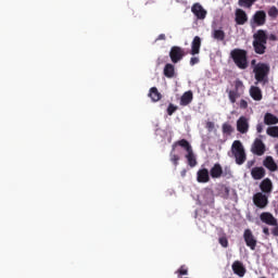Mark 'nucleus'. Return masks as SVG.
<instances>
[{"mask_svg": "<svg viewBox=\"0 0 278 278\" xmlns=\"http://www.w3.org/2000/svg\"><path fill=\"white\" fill-rule=\"evenodd\" d=\"M268 42V35L266 30L260 29L253 34V50L258 55H264L266 52V43Z\"/></svg>", "mask_w": 278, "mask_h": 278, "instance_id": "f257e3e1", "label": "nucleus"}, {"mask_svg": "<svg viewBox=\"0 0 278 278\" xmlns=\"http://www.w3.org/2000/svg\"><path fill=\"white\" fill-rule=\"evenodd\" d=\"M177 147H181L184 150L187 151L186 159L188 165L193 168L198 165L197 156L193 153L192 146L187 139H181L173 143V152L177 149Z\"/></svg>", "mask_w": 278, "mask_h": 278, "instance_id": "f03ea898", "label": "nucleus"}, {"mask_svg": "<svg viewBox=\"0 0 278 278\" xmlns=\"http://www.w3.org/2000/svg\"><path fill=\"white\" fill-rule=\"evenodd\" d=\"M230 58L233 61L235 65L238 66L239 70L244 71L249 67V61L247 59V51L243 49L235 48L230 52Z\"/></svg>", "mask_w": 278, "mask_h": 278, "instance_id": "7ed1b4c3", "label": "nucleus"}, {"mask_svg": "<svg viewBox=\"0 0 278 278\" xmlns=\"http://www.w3.org/2000/svg\"><path fill=\"white\" fill-rule=\"evenodd\" d=\"M254 79L258 84H266L268 83V75L270 73V66L268 63H257L253 67Z\"/></svg>", "mask_w": 278, "mask_h": 278, "instance_id": "20e7f679", "label": "nucleus"}, {"mask_svg": "<svg viewBox=\"0 0 278 278\" xmlns=\"http://www.w3.org/2000/svg\"><path fill=\"white\" fill-rule=\"evenodd\" d=\"M231 153L235 157V162L238 165H243L245 160H247V155H245V151H244V147L242 144V142H240V140H235L232 146H231Z\"/></svg>", "mask_w": 278, "mask_h": 278, "instance_id": "39448f33", "label": "nucleus"}, {"mask_svg": "<svg viewBox=\"0 0 278 278\" xmlns=\"http://www.w3.org/2000/svg\"><path fill=\"white\" fill-rule=\"evenodd\" d=\"M186 55L185 49L181 47H170L169 50V59L170 62H173L174 64H178L180 61L184 60Z\"/></svg>", "mask_w": 278, "mask_h": 278, "instance_id": "423d86ee", "label": "nucleus"}, {"mask_svg": "<svg viewBox=\"0 0 278 278\" xmlns=\"http://www.w3.org/2000/svg\"><path fill=\"white\" fill-rule=\"evenodd\" d=\"M252 200L254 206H257L260 210H264L266 206H268L269 203L268 195L263 192L254 193Z\"/></svg>", "mask_w": 278, "mask_h": 278, "instance_id": "0eeeda50", "label": "nucleus"}, {"mask_svg": "<svg viewBox=\"0 0 278 278\" xmlns=\"http://www.w3.org/2000/svg\"><path fill=\"white\" fill-rule=\"evenodd\" d=\"M251 152L256 156H263L265 154L266 146L262 139H254L251 147Z\"/></svg>", "mask_w": 278, "mask_h": 278, "instance_id": "6e6552de", "label": "nucleus"}, {"mask_svg": "<svg viewBox=\"0 0 278 278\" xmlns=\"http://www.w3.org/2000/svg\"><path fill=\"white\" fill-rule=\"evenodd\" d=\"M266 23V13L263 10L256 11L254 13L252 20H251V25L252 27H261L264 26Z\"/></svg>", "mask_w": 278, "mask_h": 278, "instance_id": "1a4fd4ad", "label": "nucleus"}, {"mask_svg": "<svg viewBox=\"0 0 278 278\" xmlns=\"http://www.w3.org/2000/svg\"><path fill=\"white\" fill-rule=\"evenodd\" d=\"M244 242L250 250L255 251L257 247V239L252 233V230L245 229L243 233Z\"/></svg>", "mask_w": 278, "mask_h": 278, "instance_id": "9d476101", "label": "nucleus"}, {"mask_svg": "<svg viewBox=\"0 0 278 278\" xmlns=\"http://www.w3.org/2000/svg\"><path fill=\"white\" fill-rule=\"evenodd\" d=\"M237 130L241 135H245L250 130V119L245 116H240L237 121Z\"/></svg>", "mask_w": 278, "mask_h": 278, "instance_id": "9b49d317", "label": "nucleus"}, {"mask_svg": "<svg viewBox=\"0 0 278 278\" xmlns=\"http://www.w3.org/2000/svg\"><path fill=\"white\" fill-rule=\"evenodd\" d=\"M192 13L194 14L197 20L203 21L206 18V10L203 8V5L199 4V3H194L192 9H191Z\"/></svg>", "mask_w": 278, "mask_h": 278, "instance_id": "f8f14e48", "label": "nucleus"}, {"mask_svg": "<svg viewBox=\"0 0 278 278\" xmlns=\"http://www.w3.org/2000/svg\"><path fill=\"white\" fill-rule=\"evenodd\" d=\"M211 180L210 170L206 168H202L197 170V182L199 184H207Z\"/></svg>", "mask_w": 278, "mask_h": 278, "instance_id": "ddd939ff", "label": "nucleus"}, {"mask_svg": "<svg viewBox=\"0 0 278 278\" xmlns=\"http://www.w3.org/2000/svg\"><path fill=\"white\" fill-rule=\"evenodd\" d=\"M260 219H261V222L265 223L266 225L278 226L277 219L269 212L261 213Z\"/></svg>", "mask_w": 278, "mask_h": 278, "instance_id": "4468645a", "label": "nucleus"}, {"mask_svg": "<svg viewBox=\"0 0 278 278\" xmlns=\"http://www.w3.org/2000/svg\"><path fill=\"white\" fill-rule=\"evenodd\" d=\"M232 271L235 275L242 278L244 277L247 269L242 262L236 261L232 263Z\"/></svg>", "mask_w": 278, "mask_h": 278, "instance_id": "2eb2a0df", "label": "nucleus"}, {"mask_svg": "<svg viewBox=\"0 0 278 278\" xmlns=\"http://www.w3.org/2000/svg\"><path fill=\"white\" fill-rule=\"evenodd\" d=\"M248 21L249 17L245 12L242 9H237L235 12V22H237L238 25H244Z\"/></svg>", "mask_w": 278, "mask_h": 278, "instance_id": "dca6fc26", "label": "nucleus"}, {"mask_svg": "<svg viewBox=\"0 0 278 278\" xmlns=\"http://www.w3.org/2000/svg\"><path fill=\"white\" fill-rule=\"evenodd\" d=\"M260 190L262 191L261 193L263 194H270L273 190L271 180L269 178H265L263 181H261Z\"/></svg>", "mask_w": 278, "mask_h": 278, "instance_id": "f3484780", "label": "nucleus"}, {"mask_svg": "<svg viewBox=\"0 0 278 278\" xmlns=\"http://www.w3.org/2000/svg\"><path fill=\"white\" fill-rule=\"evenodd\" d=\"M224 174L223 166L218 163L214 164L212 169H210V176H212L213 179H219Z\"/></svg>", "mask_w": 278, "mask_h": 278, "instance_id": "a211bd4d", "label": "nucleus"}, {"mask_svg": "<svg viewBox=\"0 0 278 278\" xmlns=\"http://www.w3.org/2000/svg\"><path fill=\"white\" fill-rule=\"evenodd\" d=\"M163 75L167 78L176 77L175 65L173 63H166L163 68Z\"/></svg>", "mask_w": 278, "mask_h": 278, "instance_id": "6ab92c4d", "label": "nucleus"}, {"mask_svg": "<svg viewBox=\"0 0 278 278\" xmlns=\"http://www.w3.org/2000/svg\"><path fill=\"white\" fill-rule=\"evenodd\" d=\"M200 48H201V38L200 36H194L192 41V48L190 50V55L200 54Z\"/></svg>", "mask_w": 278, "mask_h": 278, "instance_id": "aec40b11", "label": "nucleus"}, {"mask_svg": "<svg viewBox=\"0 0 278 278\" xmlns=\"http://www.w3.org/2000/svg\"><path fill=\"white\" fill-rule=\"evenodd\" d=\"M250 96L254 101H262L263 92L257 86H251Z\"/></svg>", "mask_w": 278, "mask_h": 278, "instance_id": "412c9836", "label": "nucleus"}, {"mask_svg": "<svg viewBox=\"0 0 278 278\" xmlns=\"http://www.w3.org/2000/svg\"><path fill=\"white\" fill-rule=\"evenodd\" d=\"M263 164L265 168L269 169L273 173L278 169V165L276 164L275 160H273L270 155L265 157Z\"/></svg>", "mask_w": 278, "mask_h": 278, "instance_id": "4be33fe9", "label": "nucleus"}, {"mask_svg": "<svg viewBox=\"0 0 278 278\" xmlns=\"http://www.w3.org/2000/svg\"><path fill=\"white\" fill-rule=\"evenodd\" d=\"M192 100H193L192 91L189 90L187 92H184V94L180 98V105L187 106L188 104H191Z\"/></svg>", "mask_w": 278, "mask_h": 278, "instance_id": "5701e85b", "label": "nucleus"}, {"mask_svg": "<svg viewBox=\"0 0 278 278\" xmlns=\"http://www.w3.org/2000/svg\"><path fill=\"white\" fill-rule=\"evenodd\" d=\"M251 175L254 180L263 179L265 177V169L264 167H254L251 170Z\"/></svg>", "mask_w": 278, "mask_h": 278, "instance_id": "b1692460", "label": "nucleus"}, {"mask_svg": "<svg viewBox=\"0 0 278 278\" xmlns=\"http://www.w3.org/2000/svg\"><path fill=\"white\" fill-rule=\"evenodd\" d=\"M264 124L266 126H275L278 124V117L273 115L271 113H266L264 116Z\"/></svg>", "mask_w": 278, "mask_h": 278, "instance_id": "393cba45", "label": "nucleus"}, {"mask_svg": "<svg viewBox=\"0 0 278 278\" xmlns=\"http://www.w3.org/2000/svg\"><path fill=\"white\" fill-rule=\"evenodd\" d=\"M227 93H228V99L230 100L231 104H236L237 99H239L243 94V92L236 91L232 89H227Z\"/></svg>", "mask_w": 278, "mask_h": 278, "instance_id": "a878e982", "label": "nucleus"}, {"mask_svg": "<svg viewBox=\"0 0 278 278\" xmlns=\"http://www.w3.org/2000/svg\"><path fill=\"white\" fill-rule=\"evenodd\" d=\"M149 97L152 102H159L162 99V94L159 92L156 87L150 88Z\"/></svg>", "mask_w": 278, "mask_h": 278, "instance_id": "bb28decb", "label": "nucleus"}, {"mask_svg": "<svg viewBox=\"0 0 278 278\" xmlns=\"http://www.w3.org/2000/svg\"><path fill=\"white\" fill-rule=\"evenodd\" d=\"M212 37L214 40L224 41L226 38L225 30L222 29H214L212 31Z\"/></svg>", "mask_w": 278, "mask_h": 278, "instance_id": "cd10ccee", "label": "nucleus"}, {"mask_svg": "<svg viewBox=\"0 0 278 278\" xmlns=\"http://www.w3.org/2000/svg\"><path fill=\"white\" fill-rule=\"evenodd\" d=\"M244 89H245V87H244L242 80H240V79L235 80V89H232L233 91L244 93Z\"/></svg>", "mask_w": 278, "mask_h": 278, "instance_id": "c85d7f7f", "label": "nucleus"}, {"mask_svg": "<svg viewBox=\"0 0 278 278\" xmlns=\"http://www.w3.org/2000/svg\"><path fill=\"white\" fill-rule=\"evenodd\" d=\"M266 134L269 137L278 138V126H273L266 129Z\"/></svg>", "mask_w": 278, "mask_h": 278, "instance_id": "c756f323", "label": "nucleus"}, {"mask_svg": "<svg viewBox=\"0 0 278 278\" xmlns=\"http://www.w3.org/2000/svg\"><path fill=\"white\" fill-rule=\"evenodd\" d=\"M220 195H222V198H224L225 200L229 199V197H230V188H229V187L222 186V188H220Z\"/></svg>", "mask_w": 278, "mask_h": 278, "instance_id": "7c9ffc66", "label": "nucleus"}, {"mask_svg": "<svg viewBox=\"0 0 278 278\" xmlns=\"http://www.w3.org/2000/svg\"><path fill=\"white\" fill-rule=\"evenodd\" d=\"M177 277L181 278L188 276V268L186 265H181L179 269L176 270Z\"/></svg>", "mask_w": 278, "mask_h": 278, "instance_id": "2f4dec72", "label": "nucleus"}, {"mask_svg": "<svg viewBox=\"0 0 278 278\" xmlns=\"http://www.w3.org/2000/svg\"><path fill=\"white\" fill-rule=\"evenodd\" d=\"M222 131H224L225 135H231L233 129L229 123H224V125H222Z\"/></svg>", "mask_w": 278, "mask_h": 278, "instance_id": "473e14b6", "label": "nucleus"}, {"mask_svg": "<svg viewBox=\"0 0 278 278\" xmlns=\"http://www.w3.org/2000/svg\"><path fill=\"white\" fill-rule=\"evenodd\" d=\"M169 160H170V163H173L175 165V167H177L179 164L178 162H179L180 157L178 154H174V151L172 150L170 154H169Z\"/></svg>", "mask_w": 278, "mask_h": 278, "instance_id": "72a5a7b5", "label": "nucleus"}, {"mask_svg": "<svg viewBox=\"0 0 278 278\" xmlns=\"http://www.w3.org/2000/svg\"><path fill=\"white\" fill-rule=\"evenodd\" d=\"M178 106H175L173 103H169L167 108V115L172 116L175 112H177Z\"/></svg>", "mask_w": 278, "mask_h": 278, "instance_id": "f704fd0d", "label": "nucleus"}, {"mask_svg": "<svg viewBox=\"0 0 278 278\" xmlns=\"http://www.w3.org/2000/svg\"><path fill=\"white\" fill-rule=\"evenodd\" d=\"M267 14H269V16L271 18H277L278 16V9L277 8H271L269 9V11L267 12Z\"/></svg>", "mask_w": 278, "mask_h": 278, "instance_id": "c9c22d12", "label": "nucleus"}, {"mask_svg": "<svg viewBox=\"0 0 278 278\" xmlns=\"http://www.w3.org/2000/svg\"><path fill=\"white\" fill-rule=\"evenodd\" d=\"M219 244H220L223 248L227 249V248L229 247V241L227 240L226 237H220V238H219Z\"/></svg>", "mask_w": 278, "mask_h": 278, "instance_id": "e433bc0d", "label": "nucleus"}, {"mask_svg": "<svg viewBox=\"0 0 278 278\" xmlns=\"http://www.w3.org/2000/svg\"><path fill=\"white\" fill-rule=\"evenodd\" d=\"M253 1H239V7H248L251 8V5L253 4Z\"/></svg>", "mask_w": 278, "mask_h": 278, "instance_id": "4c0bfd02", "label": "nucleus"}, {"mask_svg": "<svg viewBox=\"0 0 278 278\" xmlns=\"http://www.w3.org/2000/svg\"><path fill=\"white\" fill-rule=\"evenodd\" d=\"M239 106L241 110H247L249 108V103L245 100H240Z\"/></svg>", "mask_w": 278, "mask_h": 278, "instance_id": "58836bf2", "label": "nucleus"}, {"mask_svg": "<svg viewBox=\"0 0 278 278\" xmlns=\"http://www.w3.org/2000/svg\"><path fill=\"white\" fill-rule=\"evenodd\" d=\"M200 62L199 58H190V66H194Z\"/></svg>", "mask_w": 278, "mask_h": 278, "instance_id": "ea45409f", "label": "nucleus"}, {"mask_svg": "<svg viewBox=\"0 0 278 278\" xmlns=\"http://www.w3.org/2000/svg\"><path fill=\"white\" fill-rule=\"evenodd\" d=\"M257 134H262L264 131V124L258 123L256 126Z\"/></svg>", "mask_w": 278, "mask_h": 278, "instance_id": "a19ab883", "label": "nucleus"}, {"mask_svg": "<svg viewBox=\"0 0 278 278\" xmlns=\"http://www.w3.org/2000/svg\"><path fill=\"white\" fill-rule=\"evenodd\" d=\"M206 128L208 131H213L214 130V122H207L206 123Z\"/></svg>", "mask_w": 278, "mask_h": 278, "instance_id": "79ce46f5", "label": "nucleus"}, {"mask_svg": "<svg viewBox=\"0 0 278 278\" xmlns=\"http://www.w3.org/2000/svg\"><path fill=\"white\" fill-rule=\"evenodd\" d=\"M267 39L271 40V41H277L278 38L275 34H271L270 36H267Z\"/></svg>", "mask_w": 278, "mask_h": 278, "instance_id": "37998d69", "label": "nucleus"}, {"mask_svg": "<svg viewBox=\"0 0 278 278\" xmlns=\"http://www.w3.org/2000/svg\"><path fill=\"white\" fill-rule=\"evenodd\" d=\"M271 233L274 237H278V226L274 227V229L271 230Z\"/></svg>", "mask_w": 278, "mask_h": 278, "instance_id": "c03bdc74", "label": "nucleus"}, {"mask_svg": "<svg viewBox=\"0 0 278 278\" xmlns=\"http://www.w3.org/2000/svg\"><path fill=\"white\" fill-rule=\"evenodd\" d=\"M263 232H264L266 236H269V235H270L268 227H265V228L263 229Z\"/></svg>", "mask_w": 278, "mask_h": 278, "instance_id": "a18cd8bd", "label": "nucleus"}, {"mask_svg": "<svg viewBox=\"0 0 278 278\" xmlns=\"http://www.w3.org/2000/svg\"><path fill=\"white\" fill-rule=\"evenodd\" d=\"M157 40H165V35H164V34L160 35V36L157 37Z\"/></svg>", "mask_w": 278, "mask_h": 278, "instance_id": "49530a36", "label": "nucleus"}, {"mask_svg": "<svg viewBox=\"0 0 278 278\" xmlns=\"http://www.w3.org/2000/svg\"><path fill=\"white\" fill-rule=\"evenodd\" d=\"M251 65L253 66V67H255L257 64H256V60H252L251 61Z\"/></svg>", "mask_w": 278, "mask_h": 278, "instance_id": "de8ad7c7", "label": "nucleus"}, {"mask_svg": "<svg viewBox=\"0 0 278 278\" xmlns=\"http://www.w3.org/2000/svg\"><path fill=\"white\" fill-rule=\"evenodd\" d=\"M253 164H254L253 161H249V162H248V167L250 168Z\"/></svg>", "mask_w": 278, "mask_h": 278, "instance_id": "09e8293b", "label": "nucleus"}, {"mask_svg": "<svg viewBox=\"0 0 278 278\" xmlns=\"http://www.w3.org/2000/svg\"><path fill=\"white\" fill-rule=\"evenodd\" d=\"M275 149H276V151H277V154H278V143L276 144Z\"/></svg>", "mask_w": 278, "mask_h": 278, "instance_id": "8fccbe9b", "label": "nucleus"}, {"mask_svg": "<svg viewBox=\"0 0 278 278\" xmlns=\"http://www.w3.org/2000/svg\"><path fill=\"white\" fill-rule=\"evenodd\" d=\"M261 278H265V277H261Z\"/></svg>", "mask_w": 278, "mask_h": 278, "instance_id": "3c124183", "label": "nucleus"}]
</instances>
